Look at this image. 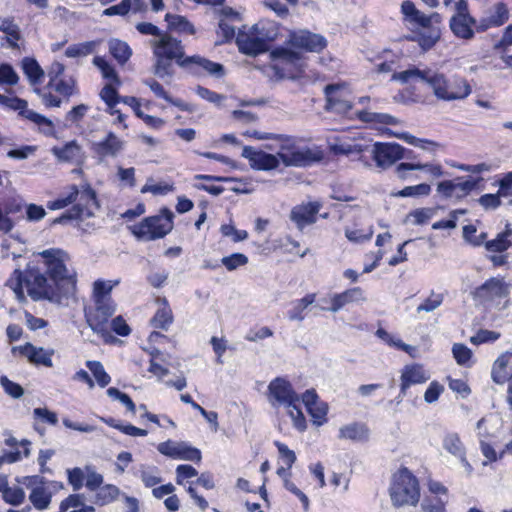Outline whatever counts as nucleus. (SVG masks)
<instances>
[{
    "instance_id": "obj_56",
    "label": "nucleus",
    "mask_w": 512,
    "mask_h": 512,
    "mask_svg": "<svg viewBox=\"0 0 512 512\" xmlns=\"http://www.w3.org/2000/svg\"><path fill=\"white\" fill-rule=\"evenodd\" d=\"M221 263L226 267L227 270L233 271L240 266H244L248 263V258L242 253H233L229 256H225L221 259Z\"/></svg>"
},
{
    "instance_id": "obj_12",
    "label": "nucleus",
    "mask_w": 512,
    "mask_h": 512,
    "mask_svg": "<svg viewBox=\"0 0 512 512\" xmlns=\"http://www.w3.org/2000/svg\"><path fill=\"white\" fill-rule=\"evenodd\" d=\"M268 400L272 406H291L299 402V396L284 378L277 377L268 386Z\"/></svg>"
},
{
    "instance_id": "obj_37",
    "label": "nucleus",
    "mask_w": 512,
    "mask_h": 512,
    "mask_svg": "<svg viewBox=\"0 0 512 512\" xmlns=\"http://www.w3.org/2000/svg\"><path fill=\"white\" fill-rule=\"evenodd\" d=\"M339 437L353 441H362L368 437V429L363 424L352 423L339 430Z\"/></svg>"
},
{
    "instance_id": "obj_29",
    "label": "nucleus",
    "mask_w": 512,
    "mask_h": 512,
    "mask_svg": "<svg viewBox=\"0 0 512 512\" xmlns=\"http://www.w3.org/2000/svg\"><path fill=\"white\" fill-rule=\"evenodd\" d=\"M410 170H425L427 171L431 176L438 178L443 176L444 171L440 164H432V163H400L396 167V174L397 176L404 180L406 179L407 175L406 172Z\"/></svg>"
},
{
    "instance_id": "obj_15",
    "label": "nucleus",
    "mask_w": 512,
    "mask_h": 512,
    "mask_svg": "<svg viewBox=\"0 0 512 512\" xmlns=\"http://www.w3.org/2000/svg\"><path fill=\"white\" fill-rule=\"evenodd\" d=\"M477 186V181L473 179L463 180L457 177L454 180L441 181L437 185V192L442 197L462 199L467 196Z\"/></svg>"
},
{
    "instance_id": "obj_36",
    "label": "nucleus",
    "mask_w": 512,
    "mask_h": 512,
    "mask_svg": "<svg viewBox=\"0 0 512 512\" xmlns=\"http://www.w3.org/2000/svg\"><path fill=\"white\" fill-rule=\"evenodd\" d=\"M0 31L7 35V42L11 47L17 46V42L21 39V32L12 17L0 18Z\"/></svg>"
},
{
    "instance_id": "obj_64",
    "label": "nucleus",
    "mask_w": 512,
    "mask_h": 512,
    "mask_svg": "<svg viewBox=\"0 0 512 512\" xmlns=\"http://www.w3.org/2000/svg\"><path fill=\"white\" fill-rule=\"evenodd\" d=\"M421 508L425 512H445V503L440 498H425L421 503Z\"/></svg>"
},
{
    "instance_id": "obj_25",
    "label": "nucleus",
    "mask_w": 512,
    "mask_h": 512,
    "mask_svg": "<svg viewBox=\"0 0 512 512\" xmlns=\"http://www.w3.org/2000/svg\"><path fill=\"white\" fill-rule=\"evenodd\" d=\"M270 58L275 62L274 69L279 70L285 66L296 68L301 61V54L285 47H277L270 52Z\"/></svg>"
},
{
    "instance_id": "obj_44",
    "label": "nucleus",
    "mask_w": 512,
    "mask_h": 512,
    "mask_svg": "<svg viewBox=\"0 0 512 512\" xmlns=\"http://www.w3.org/2000/svg\"><path fill=\"white\" fill-rule=\"evenodd\" d=\"M119 284V280L115 281H104L97 280L93 284V299H112L111 291Z\"/></svg>"
},
{
    "instance_id": "obj_5",
    "label": "nucleus",
    "mask_w": 512,
    "mask_h": 512,
    "mask_svg": "<svg viewBox=\"0 0 512 512\" xmlns=\"http://www.w3.org/2000/svg\"><path fill=\"white\" fill-rule=\"evenodd\" d=\"M389 493L394 506H415L420 498L418 480L407 468H402L393 474Z\"/></svg>"
},
{
    "instance_id": "obj_61",
    "label": "nucleus",
    "mask_w": 512,
    "mask_h": 512,
    "mask_svg": "<svg viewBox=\"0 0 512 512\" xmlns=\"http://www.w3.org/2000/svg\"><path fill=\"white\" fill-rule=\"evenodd\" d=\"M499 337L500 334L498 332L481 329L470 338V342L474 345H479L482 343L496 341Z\"/></svg>"
},
{
    "instance_id": "obj_10",
    "label": "nucleus",
    "mask_w": 512,
    "mask_h": 512,
    "mask_svg": "<svg viewBox=\"0 0 512 512\" xmlns=\"http://www.w3.org/2000/svg\"><path fill=\"white\" fill-rule=\"evenodd\" d=\"M377 167L386 169L405 157V148L394 142H376L369 149Z\"/></svg>"
},
{
    "instance_id": "obj_11",
    "label": "nucleus",
    "mask_w": 512,
    "mask_h": 512,
    "mask_svg": "<svg viewBox=\"0 0 512 512\" xmlns=\"http://www.w3.org/2000/svg\"><path fill=\"white\" fill-rule=\"evenodd\" d=\"M125 145V140L109 131L103 138L91 142L90 149L99 162H104L108 158H117L124 151Z\"/></svg>"
},
{
    "instance_id": "obj_27",
    "label": "nucleus",
    "mask_w": 512,
    "mask_h": 512,
    "mask_svg": "<svg viewBox=\"0 0 512 512\" xmlns=\"http://www.w3.org/2000/svg\"><path fill=\"white\" fill-rule=\"evenodd\" d=\"M492 379L498 384L512 380V352H506L500 355L494 362Z\"/></svg>"
},
{
    "instance_id": "obj_20",
    "label": "nucleus",
    "mask_w": 512,
    "mask_h": 512,
    "mask_svg": "<svg viewBox=\"0 0 512 512\" xmlns=\"http://www.w3.org/2000/svg\"><path fill=\"white\" fill-rule=\"evenodd\" d=\"M320 208L321 204L319 202L297 205L290 212V220L296 224L299 230H303L305 226L316 222V214Z\"/></svg>"
},
{
    "instance_id": "obj_55",
    "label": "nucleus",
    "mask_w": 512,
    "mask_h": 512,
    "mask_svg": "<svg viewBox=\"0 0 512 512\" xmlns=\"http://www.w3.org/2000/svg\"><path fill=\"white\" fill-rule=\"evenodd\" d=\"M77 186L72 185L70 187V192L66 197L58 198L54 201H50L48 203V208L50 210H58L62 209L72 203H74L77 200Z\"/></svg>"
},
{
    "instance_id": "obj_24",
    "label": "nucleus",
    "mask_w": 512,
    "mask_h": 512,
    "mask_svg": "<svg viewBox=\"0 0 512 512\" xmlns=\"http://www.w3.org/2000/svg\"><path fill=\"white\" fill-rule=\"evenodd\" d=\"M27 106H28L27 101L23 100L21 98H18V97H8L6 105H5V107H7V108H10L15 111H19V114L22 117H24L38 125L45 124L49 127L52 126V122L49 119L34 112L33 110L28 109Z\"/></svg>"
},
{
    "instance_id": "obj_19",
    "label": "nucleus",
    "mask_w": 512,
    "mask_h": 512,
    "mask_svg": "<svg viewBox=\"0 0 512 512\" xmlns=\"http://www.w3.org/2000/svg\"><path fill=\"white\" fill-rule=\"evenodd\" d=\"M509 18V10L503 2L495 3L478 21L477 32H484L492 27L503 25Z\"/></svg>"
},
{
    "instance_id": "obj_1",
    "label": "nucleus",
    "mask_w": 512,
    "mask_h": 512,
    "mask_svg": "<svg viewBox=\"0 0 512 512\" xmlns=\"http://www.w3.org/2000/svg\"><path fill=\"white\" fill-rule=\"evenodd\" d=\"M392 80L402 84L410 81L424 82L431 87L437 99L448 102L464 100L472 92V88L465 78L460 76L447 78L444 74L430 68L420 69L412 66L407 70L393 73Z\"/></svg>"
},
{
    "instance_id": "obj_57",
    "label": "nucleus",
    "mask_w": 512,
    "mask_h": 512,
    "mask_svg": "<svg viewBox=\"0 0 512 512\" xmlns=\"http://www.w3.org/2000/svg\"><path fill=\"white\" fill-rule=\"evenodd\" d=\"M0 384L5 393L14 399H19L24 395V389L18 383L8 379L6 376L0 377Z\"/></svg>"
},
{
    "instance_id": "obj_33",
    "label": "nucleus",
    "mask_w": 512,
    "mask_h": 512,
    "mask_svg": "<svg viewBox=\"0 0 512 512\" xmlns=\"http://www.w3.org/2000/svg\"><path fill=\"white\" fill-rule=\"evenodd\" d=\"M442 445L444 450L456 459L466 454V448L457 433H447L443 437Z\"/></svg>"
},
{
    "instance_id": "obj_60",
    "label": "nucleus",
    "mask_w": 512,
    "mask_h": 512,
    "mask_svg": "<svg viewBox=\"0 0 512 512\" xmlns=\"http://www.w3.org/2000/svg\"><path fill=\"white\" fill-rule=\"evenodd\" d=\"M394 136L397 137L398 139L405 141L406 143H408L410 145H413V146H416V147H419L422 149H427L426 145L438 146V144L433 141L426 140V139H420V138H417V137H415L409 133H406V132L394 133Z\"/></svg>"
},
{
    "instance_id": "obj_58",
    "label": "nucleus",
    "mask_w": 512,
    "mask_h": 512,
    "mask_svg": "<svg viewBox=\"0 0 512 512\" xmlns=\"http://www.w3.org/2000/svg\"><path fill=\"white\" fill-rule=\"evenodd\" d=\"M19 77L13 67L9 64L0 65V85H16Z\"/></svg>"
},
{
    "instance_id": "obj_39",
    "label": "nucleus",
    "mask_w": 512,
    "mask_h": 512,
    "mask_svg": "<svg viewBox=\"0 0 512 512\" xmlns=\"http://www.w3.org/2000/svg\"><path fill=\"white\" fill-rule=\"evenodd\" d=\"M109 51L121 65L125 64L132 55L129 45L118 39H112L109 41Z\"/></svg>"
},
{
    "instance_id": "obj_8",
    "label": "nucleus",
    "mask_w": 512,
    "mask_h": 512,
    "mask_svg": "<svg viewBox=\"0 0 512 512\" xmlns=\"http://www.w3.org/2000/svg\"><path fill=\"white\" fill-rule=\"evenodd\" d=\"M77 193L75 205L68 212L56 218L53 223H64L83 216L90 217L94 214V209L99 208L96 192L89 185H84L81 189L77 188Z\"/></svg>"
},
{
    "instance_id": "obj_23",
    "label": "nucleus",
    "mask_w": 512,
    "mask_h": 512,
    "mask_svg": "<svg viewBox=\"0 0 512 512\" xmlns=\"http://www.w3.org/2000/svg\"><path fill=\"white\" fill-rule=\"evenodd\" d=\"M365 300L363 291L359 287L348 289L342 293L334 294L331 296L330 307H321L322 310H328L331 312H338L345 305Z\"/></svg>"
},
{
    "instance_id": "obj_47",
    "label": "nucleus",
    "mask_w": 512,
    "mask_h": 512,
    "mask_svg": "<svg viewBox=\"0 0 512 512\" xmlns=\"http://www.w3.org/2000/svg\"><path fill=\"white\" fill-rule=\"evenodd\" d=\"M100 96L102 100L108 105L110 114L118 113L116 109V105L119 102V96L115 88H113L110 84L105 85L101 92Z\"/></svg>"
},
{
    "instance_id": "obj_7",
    "label": "nucleus",
    "mask_w": 512,
    "mask_h": 512,
    "mask_svg": "<svg viewBox=\"0 0 512 512\" xmlns=\"http://www.w3.org/2000/svg\"><path fill=\"white\" fill-rule=\"evenodd\" d=\"M173 213L167 208L160 215L147 217L136 225L133 233L140 239L151 241L166 236L173 228Z\"/></svg>"
},
{
    "instance_id": "obj_26",
    "label": "nucleus",
    "mask_w": 512,
    "mask_h": 512,
    "mask_svg": "<svg viewBox=\"0 0 512 512\" xmlns=\"http://www.w3.org/2000/svg\"><path fill=\"white\" fill-rule=\"evenodd\" d=\"M22 355L26 356L28 360L36 365H43L45 367H52V355L54 350H45L42 347H35L31 343H26L24 346L19 347Z\"/></svg>"
},
{
    "instance_id": "obj_50",
    "label": "nucleus",
    "mask_w": 512,
    "mask_h": 512,
    "mask_svg": "<svg viewBox=\"0 0 512 512\" xmlns=\"http://www.w3.org/2000/svg\"><path fill=\"white\" fill-rule=\"evenodd\" d=\"M155 58L154 74L162 79L165 77L171 78L173 75L171 61L173 59H168L163 56H155Z\"/></svg>"
},
{
    "instance_id": "obj_48",
    "label": "nucleus",
    "mask_w": 512,
    "mask_h": 512,
    "mask_svg": "<svg viewBox=\"0 0 512 512\" xmlns=\"http://www.w3.org/2000/svg\"><path fill=\"white\" fill-rule=\"evenodd\" d=\"M434 213L432 208L415 209L407 215L406 221H411L415 225H423L433 217Z\"/></svg>"
},
{
    "instance_id": "obj_28",
    "label": "nucleus",
    "mask_w": 512,
    "mask_h": 512,
    "mask_svg": "<svg viewBox=\"0 0 512 512\" xmlns=\"http://www.w3.org/2000/svg\"><path fill=\"white\" fill-rule=\"evenodd\" d=\"M429 379V375L426 374L422 366L410 365L405 366L401 374V394L405 395L407 389L411 385L421 384Z\"/></svg>"
},
{
    "instance_id": "obj_4",
    "label": "nucleus",
    "mask_w": 512,
    "mask_h": 512,
    "mask_svg": "<svg viewBox=\"0 0 512 512\" xmlns=\"http://www.w3.org/2000/svg\"><path fill=\"white\" fill-rule=\"evenodd\" d=\"M44 259L45 272L51 281L62 291L63 296H70L76 290V273L67 268L69 256L61 249H47L39 253Z\"/></svg>"
},
{
    "instance_id": "obj_13",
    "label": "nucleus",
    "mask_w": 512,
    "mask_h": 512,
    "mask_svg": "<svg viewBox=\"0 0 512 512\" xmlns=\"http://www.w3.org/2000/svg\"><path fill=\"white\" fill-rule=\"evenodd\" d=\"M150 45L153 48L154 56H163L168 59L179 61L185 59L184 47L180 40L173 38L168 33H164L160 38L150 40Z\"/></svg>"
},
{
    "instance_id": "obj_45",
    "label": "nucleus",
    "mask_w": 512,
    "mask_h": 512,
    "mask_svg": "<svg viewBox=\"0 0 512 512\" xmlns=\"http://www.w3.org/2000/svg\"><path fill=\"white\" fill-rule=\"evenodd\" d=\"M86 366L92 372L100 387L104 388L110 383L111 377L105 371L101 362L89 360L86 362Z\"/></svg>"
},
{
    "instance_id": "obj_51",
    "label": "nucleus",
    "mask_w": 512,
    "mask_h": 512,
    "mask_svg": "<svg viewBox=\"0 0 512 512\" xmlns=\"http://www.w3.org/2000/svg\"><path fill=\"white\" fill-rule=\"evenodd\" d=\"M307 411L313 418L314 423L320 426L326 421L328 405L325 402L318 400L315 405H311L307 408Z\"/></svg>"
},
{
    "instance_id": "obj_3",
    "label": "nucleus",
    "mask_w": 512,
    "mask_h": 512,
    "mask_svg": "<svg viewBox=\"0 0 512 512\" xmlns=\"http://www.w3.org/2000/svg\"><path fill=\"white\" fill-rule=\"evenodd\" d=\"M283 151L284 150L280 149L277 155H273L263 151H256L251 146H244L242 157L248 159L250 166L257 170L275 169L278 167L280 161H282L285 166L304 167L312 163L320 162L323 159V153L318 149L305 148L289 153Z\"/></svg>"
},
{
    "instance_id": "obj_6",
    "label": "nucleus",
    "mask_w": 512,
    "mask_h": 512,
    "mask_svg": "<svg viewBox=\"0 0 512 512\" xmlns=\"http://www.w3.org/2000/svg\"><path fill=\"white\" fill-rule=\"evenodd\" d=\"M251 35L239 33L236 37V44L241 53L248 56H257L267 50V42L272 41L277 36V28L274 24H269L267 32L263 33L265 27L262 23L253 26Z\"/></svg>"
},
{
    "instance_id": "obj_17",
    "label": "nucleus",
    "mask_w": 512,
    "mask_h": 512,
    "mask_svg": "<svg viewBox=\"0 0 512 512\" xmlns=\"http://www.w3.org/2000/svg\"><path fill=\"white\" fill-rule=\"evenodd\" d=\"M157 449L161 454L171 458L196 462L201 460L200 450L191 447L184 442L168 440L160 443Z\"/></svg>"
},
{
    "instance_id": "obj_9",
    "label": "nucleus",
    "mask_w": 512,
    "mask_h": 512,
    "mask_svg": "<svg viewBox=\"0 0 512 512\" xmlns=\"http://www.w3.org/2000/svg\"><path fill=\"white\" fill-rule=\"evenodd\" d=\"M94 308L86 312L88 325L95 332L101 333L106 331V324L110 317L116 311V304L113 299H93Z\"/></svg>"
},
{
    "instance_id": "obj_38",
    "label": "nucleus",
    "mask_w": 512,
    "mask_h": 512,
    "mask_svg": "<svg viewBox=\"0 0 512 512\" xmlns=\"http://www.w3.org/2000/svg\"><path fill=\"white\" fill-rule=\"evenodd\" d=\"M52 494L43 486L32 489L29 500L37 510H45L51 503Z\"/></svg>"
},
{
    "instance_id": "obj_59",
    "label": "nucleus",
    "mask_w": 512,
    "mask_h": 512,
    "mask_svg": "<svg viewBox=\"0 0 512 512\" xmlns=\"http://www.w3.org/2000/svg\"><path fill=\"white\" fill-rule=\"evenodd\" d=\"M512 247L511 240L504 239L500 234L493 240L485 242V248L489 252L502 253Z\"/></svg>"
},
{
    "instance_id": "obj_2",
    "label": "nucleus",
    "mask_w": 512,
    "mask_h": 512,
    "mask_svg": "<svg viewBox=\"0 0 512 512\" xmlns=\"http://www.w3.org/2000/svg\"><path fill=\"white\" fill-rule=\"evenodd\" d=\"M45 273L38 266L28 264L24 271L14 270L7 280L6 286L13 290L19 300L25 298L23 291V285H25L27 294L34 301L58 302L63 296L62 290L50 278L48 279Z\"/></svg>"
},
{
    "instance_id": "obj_18",
    "label": "nucleus",
    "mask_w": 512,
    "mask_h": 512,
    "mask_svg": "<svg viewBox=\"0 0 512 512\" xmlns=\"http://www.w3.org/2000/svg\"><path fill=\"white\" fill-rule=\"evenodd\" d=\"M289 43L295 48L316 53L321 52L327 46V41L322 35L312 33L308 30L292 33L289 38Z\"/></svg>"
},
{
    "instance_id": "obj_35",
    "label": "nucleus",
    "mask_w": 512,
    "mask_h": 512,
    "mask_svg": "<svg viewBox=\"0 0 512 512\" xmlns=\"http://www.w3.org/2000/svg\"><path fill=\"white\" fill-rule=\"evenodd\" d=\"M22 69L31 85L35 86L42 82L44 71L35 59L24 58L22 60Z\"/></svg>"
},
{
    "instance_id": "obj_41",
    "label": "nucleus",
    "mask_w": 512,
    "mask_h": 512,
    "mask_svg": "<svg viewBox=\"0 0 512 512\" xmlns=\"http://www.w3.org/2000/svg\"><path fill=\"white\" fill-rule=\"evenodd\" d=\"M139 474L143 484L149 488L156 486L162 481L160 471L156 466L142 464L139 467Z\"/></svg>"
},
{
    "instance_id": "obj_31",
    "label": "nucleus",
    "mask_w": 512,
    "mask_h": 512,
    "mask_svg": "<svg viewBox=\"0 0 512 512\" xmlns=\"http://www.w3.org/2000/svg\"><path fill=\"white\" fill-rule=\"evenodd\" d=\"M357 118L366 123H378L384 125H398L401 123L396 117L387 113H376L367 110H361L356 112Z\"/></svg>"
},
{
    "instance_id": "obj_40",
    "label": "nucleus",
    "mask_w": 512,
    "mask_h": 512,
    "mask_svg": "<svg viewBox=\"0 0 512 512\" xmlns=\"http://www.w3.org/2000/svg\"><path fill=\"white\" fill-rule=\"evenodd\" d=\"M99 43L100 41L93 40L71 45L66 49L65 55L69 58L87 56L95 51Z\"/></svg>"
},
{
    "instance_id": "obj_63",
    "label": "nucleus",
    "mask_w": 512,
    "mask_h": 512,
    "mask_svg": "<svg viewBox=\"0 0 512 512\" xmlns=\"http://www.w3.org/2000/svg\"><path fill=\"white\" fill-rule=\"evenodd\" d=\"M87 470L88 473L86 476L85 486L88 490L96 492L100 487L103 486L104 477L102 474L94 470H90L89 468H87Z\"/></svg>"
},
{
    "instance_id": "obj_49",
    "label": "nucleus",
    "mask_w": 512,
    "mask_h": 512,
    "mask_svg": "<svg viewBox=\"0 0 512 512\" xmlns=\"http://www.w3.org/2000/svg\"><path fill=\"white\" fill-rule=\"evenodd\" d=\"M172 312L169 308H161L157 310L151 322L155 328L167 330L172 323Z\"/></svg>"
},
{
    "instance_id": "obj_32",
    "label": "nucleus",
    "mask_w": 512,
    "mask_h": 512,
    "mask_svg": "<svg viewBox=\"0 0 512 512\" xmlns=\"http://www.w3.org/2000/svg\"><path fill=\"white\" fill-rule=\"evenodd\" d=\"M121 494L116 485L106 484L95 492L93 503L98 506H105L116 501Z\"/></svg>"
},
{
    "instance_id": "obj_62",
    "label": "nucleus",
    "mask_w": 512,
    "mask_h": 512,
    "mask_svg": "<svg viewBox=\"0 0 512 512\" xmlns=\"http://www.w3.org/2000/svg\"><path fill=\"white\" fill-rule=\"evenodd\" d=\"M286 407L289 409L288 412L294 422V426L298 430L304 431L306 429V420L301 409L298 406V403H294L293 405Z\"/></svg>"
},
{
    "instance_id": "obj_52",
    "label": "nucleus",
    "mask_w": 512,
    "mask_h": 512,
    "mask_svg": "<svg viewBox=\"0 0 512 512\" xmlns=\"http://www.w3.org/2000/svg\"><path fill=\"white\" fill-rule=\"evenodd\" d=\"M431 192V187L429 184L421 183L415 186H406L401 191H399L396 195L400 197H418V196H428Z\"/></svg>"
},
{
    "instance_id": "obj_16",
    "label": "nucleus",
    "mask_w": 512,
    "mask_h": 512,
    "mask_svg": "<svg viewBox=\"0 0 512 512\" xmlns=\"http://www.w3.org/2000/svg\"><path fill=\"white\" fill-rule=\"evenodd\" d=\"M474 298L481 301H493L509 295V285L502 278L492 277L475 289Z\"/></svg>"
},
{
    "instance_id": "obj_46",
    "label": "nucleus",
    "mask_w": 512,
    "mask_h": 512,
    "mask_svg": "<svg viewBox=\"0 0 512 512\" xmlns=\"http://www.w3.org/2000/svg\"><path fill=\"white\" fill-rule=\"evenodd\" d=\"M93 64L101 71L103 78L110 80L117 85L120 84V80L115 69L103 57H94Z\"/></svg>"
},
{
    "instance_id": "obj_53",
    "label": "nucleus",
    "mask_w": 512,
    "mask_h": 512,
    "mask_svg": "<svg viewBox=\"0 0 512 512\" xmlns=\"http://www.w3.org/2000/svg\"><path fill=\"white\" fill-rule=\"evenodd\" d=\"M3 500L13 506H18L23 503L25 499V492L18 486L9 487L2 493Z\"/></svg>"
},
{
    "instance_id": "obj_34",
    "label": "nucleus",
    "mask_w": 512,
    "mask_h": 512,
    "mask_svg": "<svg viewBox=\"0 0 512 512\" xmlns=\"http://www.w3.org/2000/svg\"><path fill=\"white\" fill-rule=\"evenodd\" d=\"M246 135L250 137H254L258 140H266L273 139L278 141L279 148L281 150H291L295 146V140L293 137L282 135V134H272V133H264L257 130L247 131Z\"/></svg>"
},
{
    "instance_id": "obj_43",
    "label": "nucleus",
    "mask_w": 512,
    "mask_h": 512,
    "mask_svg": "<svg viewBox=\"0 0 512 512\" xmlns=\"http://www.w3.org/2000/svg\"><path fill=\"white\" fill-rule=\"evenodd\" d=\"M316 298L315 294H308L302 299L295 302L293 309L288 313V317L292 321H302L304 319L303 311L311 304L314 303Z\"/></svg>"
},
{
    "instance_id": "obj_21",
    "label": "nucleus",
    "mask_w": 512,
    "mask_h": 512,
    "mask_svg": "<svg viewBox=\"0 0 512 512\" xmlns=\"http://www.w3.org/2000/svg\"><path fill=\"white\" fill-rule=\"evenodd\" d=\"M478 22L471 15H453L449 26L453 34L460 39L470 40L474 37V29Z\"/></svg>"
},
{
    "instance_id": "obj_14",
    "label": "nucleus",
    "mask_w": 512,
    "mask_h": 512,
    "mask_svg": "<svg viewBox=\"0 0 512 512\" xmlns=\"http://www.w3.org/2000/svg\"><path fill=\"white\" fill-rule=\"evenodd\" d=\"M179 66L181 68L187 69L194 75H199L202 71H205L211 76L220 78L225 74V70L222 64L212 62L209 59L199 55L186 57L185 59L179 61Z\"/></svg>"
},
{
    "instance_id": "obj_30",
    "label": "nucleus",
    "mask_w": 512,
    "mask_h": 512,
    "mask_svg": "<svg viewBox=\"0 0 512 512\" xmlns=\"http://www.w3.org/2000/svg\"><path fill=\"white\" fill-rule=\"evenodd\" d=\"M53 154L61 161L79 163L83 158L81 146L76 141L67 143L62 148H53Z\"/></svg>"
},
{
    "instance_id": "obj_22",
    "label": "nucleus",
    "mask_w": 512,
    "mask_h": 512,
    "mask_svg": "<svg viewBox=\"0 0 512 512\" xmlns=\"http://www.w3.org/2000/svg\"><path fill=\"white\" fill-rule=\"evenodd\" d=\"M339 90L340 86L335 84H330L325 87L326 108L337 113L345 114L352 109V104L342 97Z\"/></svg>"
},
{
    "instance_id": "obj_42",
    "label": "nucleus",
    "mask_w": 512,
    "mask_h": 512,
    "mask_svg": "<svg viewBox=\"0 0 512 512\" xmlns=\"http://www.w3.org/2000/svg\"><path fill=\"white\" fill-rule=\"evenodd\" d=\"M165 20L170 29L189 34L195 33L194 26L183 16L166 14Z\"/></svg>"
},
{
    "instance_id": "obj_54",
    "label": "nucleus",
    "mask_w": 512,
    "mask_h": 512,
    "mask_svg": "<svg viewBox=\"0 0 512 512\" xmlns=\"http://www.w3.org/2000/svg\"><path fill=\"white\" fill-rule=\"evenodd\" d=\"M443 302V295L432 292L431 295L421 303L416 311L417 313H431L435 311Z\"/></svg>"
}]
</instances>
